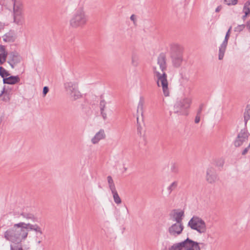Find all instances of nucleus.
<instances>
[{"instance_id": "nucleus-50", "label": "nucleus", "mask_w": 250, "mask_h": 250, "mask_svg": "<svg viewBox=\"0 0 250 250\" xmlns=\"http://www.w3.org/2000/svg\"><path fill=\"white\" fill-rule=\"evenodd\" d=\"M126 208L127 212H128V210L127 209V208Z\"/></svg>"}, {"instance_id": "nucleus-43", "label": "nucleus", "mask_w": 250, "mask_h": 250, "mask_svg": "<svg viewBox=\"0 0 250 250\" xmlns=\"http://www.w3.org/2000/svg\"><path fill=\"white\" fill-rule=\"evenodd\" d=\"M221 7L220 6H218V7L216 8V9H215V12H219V11L221 10Z\"/></svg>"}, {"instance_id": "nucleus-11", "label": "nucleus", "mask_w": 250, "mask_h": 250, "mask_svg": "<svg viewBox=\"0 0 250 250\" xmlns=\"http://www.w3.org/2000/svg\"><path fill=\"white\" fill-rule=\"evenodd\" d=\"M231 29V27H230L226 34L224 40L219 47L218 59L220 60H222L224 56V54L228 45V40L230 36V32Z\"/></svg>"}, {"instance_id": "nucleus-4", "label": "nucleus", "mask_w": 250, "mask_h": 250, "mask_svg": "<svg viewBox=\"0 0 250 250\" xmlns=\"http://www.w3.org/2000/svg\"><path fill=\"white\" fill-rule=\"evenodd\" d=\"M191 100L185 98L177 100L173 107V112L180 115H187V109L190 107Z\"/></svg>"}, {"instance_id": "nucleus-7", "label": "nucleus", "mask_w": 250, "mask_h": 250, "mask_svg": "<svg viewBox=\"0 0 250 250\" xmlns=\"http://www.w3.org/2000/svg\"><path fill=\"white\" fill-rule=\"evenodd\" d=\"M64 86L65 90L74 100H76L82 97L81 93L78 90L77 83L66 82L64 83Z\"/></svg>"}, {"instance_id": "nucleus-24", "label": "nucleus", "mask_w": 250, "mask_h": 250, "mask_svg": "<svg viewBox=\"0 0 250 250\" xmlns=\"http://www.w3.org/2000/svg\"><path fill=\"white\" fill-rule=\"evenodd\" d=\"M3 96V98L2 99V100L7 102H9L11 98V94L10 92H8L7 91H5V88H4L3 90L1 91V93H0V98Z\"/></svg>"}, {"instance_id": "nucleus-28", "label": "nucleus", "mask_w": 250, "mask_h": 250, "mask_svg": "<svg viewBox=\"0 0 250 250\" xmlns=\"http://www.w3.org/2000/svg\"><path fill=\"white\" fill-rule=\"evenodd\" d=\"M107 179L110 190L111 191H112L113 190L116 189L115 184L114 183L112 177L111 176H108L107 177Z\"/></svg>"}, {"instance_id": "nucleus-41", "label": "nucleus", "mask_w": 250, "mask_h": 250, "mask_svg": "<svg viewBox=\"0 0 250 250\" xmlns=\"http://www.w3.org/2000/svg\"><path fill=\"white\" fill-rule=\"evenodd\" d=\"M250 148V146H248L247 147H246V148L243 150V151H242V154L243 155H246V154L247 153V152H248V151H249V150Z\"/></svg>"}, {"instance_id": "nucleus-12", "label": "nucleus", "mask_w": 250, "mask_h": 250, "mask_svg": "<svg viewBox=\"0 0 250 250\" xmlns=\"http://www.w3.org/2000/svg\"><path fill=\"white\" fill-rule=\"evenodd\" d=\"M217 179V175L213 167H208L206 172V180L208 183H214Z\"/></svg>"}, {"instance_id": "nucleus-23", "label": "nucleus", "mask_w": 250, "mask_h": 250, "mask_svg": "<svg viewBox=\"0 0 250 250\" xmlns=\"http://www.w3.org/2000/svg\"><path fill=\"white\" fill-rule=\"evenodd\" d=\"M244 122L245 127H247V124L248 121L250 119V104L247 105L244 114Z\"/></svg>"}, {"instance_id": "nucleus-10", "label": "nucleus", "mask_w": 250, "mask_h": 250, "mask_svg": "<svg viewBox=\"0 0 250 250\" xmlns=\"http://www.w3.org/2000/svg\"><path fill=\"white\" fill-rule=\"evenodd\" d=\"M184 228L183 223H175L168 228V232L170 236L176 237L182 233Z\"/></svg>"}, {"instance_id": "nucleus-33", "label": "nucleus", "mask_w": 250, "mask_h": 250, "mask_svg": "<svg viewBox=\"0 0 250 250\" xmlns=\"http://www.w3.org/2000/svg\"><path fill=\"white\" fill-rule=\"evenodd\" d=\"M3 41L6 42H14V39L10 33H7L3 36Z\"/></svg>"}, {"instance_id": "nucleus-38", "label": "nucleus", "mask_w": 250, "mask_h": 250, "mask_svg": "<svg viewBox=\"0 0 250 250\" xmlns=\"http://www.w3.org/2000/svg\"><path fill=\"white\" fill-rule=\"evenodd\" d=\"M49 91V88L47 86H44L43 88L42 94L43 96L44 97Z\"/></svg>"}, {"instance_id": "nucleus-9", "label": "nucleus", "mask_w": 250, "mask_h": 250, "mask_svg": "<svg viewBox=\"0 0 250 250\" xmlns=\"http://www.w3.org/2000/svg\"><path fill=\"white\" fill-rule=\"evenodd\" d=\"M7 62L10 64L12 68H14L17 64L21 61V57L16 51H12L8 53Z\"/></svg>"}, {"instance_id": "nucleus-39", "label": "nucleus", "mask_w": 250, "mask_h": 250, "mask_svg": "<svg viewBox=\"0 0 250 250\" xmlns=\"http://www.w3.org/2000/svg\"><path fill=\"white\" fill-rule=\"evenodd\" d=\"M243 12L245 13V15L243 16V19L244 20L246 17L250 14V11L249 9L247 10H245L244 8H243Z\"/></svg>"}, {"instance_id": "nucleus-44", "label": "nucleus", "mask_w": 250, "mask_h": 250, "mask_svg": "<svg viewBox=\"0 0 250 250\" xmlns=\"http://www.w3.org/2000/svg\"><path fill=\"white\" fill-rule=\"evenodd\" d=\"M16 250H23L21 244L20 245V247H19V245L17 247Z\"/></svg>"}, {"instance_id": "nucleus-26", "label": "nucleus", "mask_w": 250, "mask_h": 250, "mask_svg": "<svg viewBox=\"0 0 250 250\" xmlns=\"http://www.w3.org/2000/svg\"><path fill=\"white\" fill-rule=\"evenodd\" d=\"M111 191L113 194V197L114 201L115 202V203L117 204H121L122 202V200H121L120 196H119L116 189L113 190Z\"/></svg>"}, {"instance_id": "nucleus-46", "label": "nucleus", "mask_w": 250, "mask_h": 250, "mask_svg": "<svg viewBox=\"0 0 250 250\" xmlns=\"http://www.w3.org/2000/svg\"><path fill=\"white\" fill-rule=\"evenodd\" d=\"M135 16H134V15H132L131 16V17H130V20H131V21H135Z\"/></svg>"}, {"instance_id": "nucleus-25", "label": "nucleus", "mask_w": 250, "mask_h": 250, "mask_svg": "<svg viewBox=\"0 0 250 250\" xmlns=\"http://www.w3.org/2000/svg\"><path fill=\"white\" fill-rule=\"evenodd\" d=\"M21 215L26 219L31 220L34 222L36 221V218L32 213L23 212L21 213Z\"/></svg>"}, {"instance_id": "nucleus-45", "label": "nucleus", "mask_w": 250, "mask_h": 250, "mask_svg": "<svg viewBox=\"0 0 250 250\" xmlns=\"http://www.w3.org/2000/svg\"><path fill=\"white\" fill-rule=\"evenodd\" d=\"M247 26L250 31V20L247 22Z\"/></svg>"}, {"instance_id": "nucleus-36", "label": "nucleus", "mask_w": 250, "mask_h": 250, "mask_svg": "<svg viewBox=\"0 0 250 250\" xmlns=\"http://www.w3.org/2000/svg\"><path fill=\"white\" fill-rule=\"evenodd\" d=\"M245 24L238 25L237 27L235 28L234 31L235 32H240L245 28Z\"/></svg>"}, {"instance_id": "nucleus-30", "label": "nucleus", "mask_w": 250, "mask_h": 250, "mask_svg": "<svg viewBox=\"0 0 250 250\" xmlns=\"http://www.w3.org/2000/svg\"><path fill=\"white\" fill-rule=\"evenodd\" d=\"M0 76L4 79L10 76L9 73L2 66H0Z\"/></svg>"}, {"instance_id": "nucleus-1", "label": "nucleus", "mask_w": 250, "mask_h": 250, "mask_svg": "<svg viewBox=\"0 0 250 250\" xmlns=\"http://www.w3.org/2000/svg\"><path fill=\"white\" fill-rule=\"evenodd\" d=\"M24 225V222L14 224L4 232V238L12 243L21 244L27 237V230Z\"/></svg>"}, {"instance_id": "nucleus-19", "label": "nucleus", "mask_w": 250, "mask_h": 250, "mask_svg": "<svg viewBox=\"0 0 250 250\" xmlns=\"http://www.w3.org/2000/svg\"><path fill=\"white\" fill-rule=\"evenodd\" d=\"M8 54L5 50L4 45H0V64H3L5 61Z\"/></svg>"}, {"instance_id": "nucleus-47", "label": "nucleus", "mask_w": 250, "mask_h": 250, "mask_svg": "<svg viewBox=\"0 0 250 250\" xmlns=\"http://www.w3.org/2000/svg\"><path fill=\"white\" fill-rule=\"evenodd\" d=\"M3 28V24L0 22V30L2 29Z\"/></svg>"}, {"instance_id": "nucleus-27", "label": "nucleus", "mask_w": 250, "mask_h": 250, "mask_svg": "<svg viewBox=\"0 0 250 250\" xmlns=\"http://www.w3.org/2000/svg\"><path fill=\"white\" fill-rule=\"evenodd\" d=\"M139 64V57L135 53H133L131 55V64L133 66H137Z\"/></svg>"}, {"instance_id": "nucleus-2", "label": "nucleus", "mask_w": 250, "mask_h": 250, "mask_svg": "<svg viewBox=\"0 0 250 250\" xmlns=\"http://www.w3.org/2000/svg\"><path fill=\"white\" fill-rule=\"evenodd\" d=\"M88 21V16L84 11L78 9L72 16L69 20V24L74 28H83L87 24Z\"/></svg>"}, {"instance_id": "nucleus-14", "label": "nucleus", "mask_w": 250, "mask_h": 250, "mask_svg": "<svg viewBox=\"0 0 250 250\" xmlns=\"http://www.w3.org/2000/svg\"><path fill=\"white\" fill-rule=\"evenodd\" d=\"M167 58L165 53H162L159 54L157 58V64L159 65L160 68L162 72H165L167 69Z\"/></svg>"}, {"instance_id": "nucleus-6", "label": "nucleus", "mask_w": 250, "mask_h": 250, "mask_svg": "<svg viewBox=\"0 0 250 250\" xmlns=\"http://www.w3.org/2000/svg\"><path fill=\"white\" fill-rule=\"evenodd\" d=\"M153 72L154 76L157 78V84L158 86L162 87L163 93L165 96H169V92L168 87L167 74L165 72H162L163 73L161 74L159 72L157 71L156 67L153 68Z\"/></svg>"}, {"instance_id": "nucleus-51", "label": "nucleus", "mask_w": 250, "mask_h": 250, "mask_svg": "<svg viewBox=\"0 0 250 250\" xmlns=\"http://www.w3.org/2000/svg\"><path fill=\"white\" fill-rule=\"evenodd\" d=\"M126 169H127L126 168H125V170H126Z\"/></svg>"}, {"instance_id": "nucleus-40", "label": "nucleus", "mask_w": 250, "mask_h": 250, "mask_svg": "<svg viewBox=\"0 0 250 250\" xmlns=\"http://www.w3.org/2000/svg\"><path fill=\"white\" fill-rule=\"evenodd\" d=\"M200 116H201V115H198V114H196V116L195 118V121H194V122L196 124H198L199 123V122L200 121Z\"/></svg>"}, {"instance_id": "nucleus-22", "label": "nucleus", "mask_w": 250, "mask_h": 250, "mask_svg": "<svg viewBox=\"0 0 250 250\" xmlns=\"http://www.w3.org/2000/svg\"><path fill=\"white\" fill-rule=\"evenodd\" d=\"M100 108L101 111V114L104 120L107 119V115L104 112V109L106 108V102L104 100H102L100 103Z\"/></svg>"}, {"instance_id": "nucleus-20", "label": "nucleus", "mask_w": 250, "mask_h": 250, "mask_svg": "<svg viewBox=\"0 0 250 250\" xmlns=\"http://www.w3.org/2000/svg\"><path fill=\"white\" fill-rule=\"evenodd\" d=\"M14 15L20 16L21 14V5L18 1L12 3Z\"/></svg>"}, {"instance_id": "nucleus-49", "label": "nucleus", "mask_w": 250, "mask_h": 250, "mask_svg": "<svg viewBox=\"0 0 250 250\" xmlns=\"http://www.w3.org/2000/svg\"><path fill=\"white\" fill-rule=\"evenodd\" d=\"M12 1V2H14L15 1H17V0H11Z\"/></svg>"}, {"instance_id": "nucleus-18", "label": "nucleus", "mask_w": 250, "mask_h": 250, "mask_svg": "<svg viewBox=\"0 0 250 250\" xmlns=\"http://www.w3.org/2000/svg\"><path fill=\"white\" fill-rule=\"evenodd\" d=\"M105 135L103 129H101L92 138L91 142L93 144H97L101 140L104 139Z\"/></svg>"}, {"instance_id": "nucleus-29", "label": "nucleus", "mask_w": 250, "mask_h": 250, "mask_svg": "<svg viewBox=\"0 0 250 250\" xmlns=\"http://www.w3.org/2000/svg\"><path fill=\"white\" fill-rule=\"evenodd\" d=\"M178 184L177 181H174L167 187V189L168 191L169 194H170L172 191L174 190L177 188Z\"/></svg>"}, {"instance_id": "nucleus-16", "label": "nucleus", "mask_w": 250, "mask_h": 250, "mask_svg": "<svg viewBox=\"0 0 250 250\" xmlns=\"http://www.w3.org/2000/svg\"><path fill=\"white\" fill-rule=\"evenodd\" d=\"M20 81V78L19 76H9L7 78H4L3 79V83L8 84H15Z\"/></svg>"}, {"instance_id": "nucleus-13", "label": "nucleus", "mask_w": 250, "mask_h": 250, "mask_svg": "<svg viewBox=\"0 0 250 250\" xmlns=\"http://www.w3.org/2000/svg\"><path fill=\"white\" fill-rule=\"evenodd\" d=\"M169 215L173 221H176L177 223H183L182 220L184 216V211H178L176 209H173Z\"/></svg>"}, {"instance_id": "nucleus-35", "label": "nucleus", "mask_w": 250, "mask_h": 250, "mask_svg": "<svg viewBox=\"0 0 250 250\" xmlns=\"http://www.w3.org/2000/svg\"><path fill=\"white\" fill-rule=\"evenodd\" d=\"M237 0H224V2L228 5H234L237 3Z\"/></svg>"}, {"instance_id": "nucleus-3", "label": "nucleus", "mask_w": 250, "mask_h": 250, "mask_svg": "<svg viewBox=\"0 0 250 250\" xmlns=\"http://www.w3.org/2000/svg\"><path fill=\"white\" fill-rule=\"evenodd\" d=\"M183 47L178 44H172L170 46V58L174 67L178 68L183 62Z\"/></svg>"}, {"instance_id": "nucleus-37", "label": "nucleus", "mask_w": 250, "mask_h": 250, "mask_svg": "<svg viewBox=\"0 0 250 250\" xmlns=\"http://www.w3.org/2000/svg\"><path fill=\"white\" fill-rule=\"evenodd\" d=\"M205 107V104H201L199 105V109L197 110V114H198V115H201L202 111Z\"/></svg>"}, {"instance_id": "nucleus-15", "label": "nucleus", "mask_w": 250, "mask_h": 250, "mask_svg": "<svg viewBox=\"0 0 250 250\" xmlns=\"http://www.w3.org/2000/svg\"><path fill=\"white\" fill-rule=\"evenodd\" d=\"M185 248V250H201L199 243L190 239L189 238H187Z\"/></svg>"}, {"instance_id": "nucleus-42", "label": "nucleus", "mask_w": 250, "mask_h": 250, "mask_svg": "<svg viewBox=\"0 0 250 250\" xmlns=\"http://www.w3.org/2000/svg\"><path fill=\"white\" fill-rule=\"evenodd\" d=\"M224 162L222 160H220L219 164H217V165L219 166L222 167L223 165Z\"/></svg>"}, {"instance_id": "nucleus-31", "label": "nucleus", "mask_w": 250, "mask_h": 250, "mask_svg": "<svg viewBox=\"0 0 250 250\" xmlns=\"http://www.w3.org/2000/svg\"><path fill=\"white\" fill-rule=\"evenodd\" d=\"M143 105L144 99L142 97H141L138 105L137 112H140L142 115L143 114Z\"/></svg>"}, {"instance_id": "nucleus-17", "label": "nucleus", "mask_w": 250, "mask_h": 250, "mask_svg": "<svg viewBox=\"0 0 250 250\" xmlns=\"http://www.w3.org/2000/svg\"><path fill=\"white\" fill-rule=\"evenodd\" d=\"M24 227L27 230V234H28V231L29 230H34L41 234H42L41 228L37 224L33 225L30 223H24Z\"/></svg>"}, {"instance_id": "nucleus-48", "label": "nucleus", "mask_w": 250, "mask_h": 250, "mask_svg": "<svg viewBox=\"0 0 250 250\" xmlns=\"http://www.w3.org/2000/svg\"><path fill=\"white\" fill-rule=\"evenodd\" d=\"M10 250H14V249L12 245H11V246H10Z\"/></svg>"}, {"instance_id": "nucleus-8", "label": "nucleus", "mask_w": 250, "mask_h": 250, "mask_svg": "<svg viewBox=\"0 0 250 250\" xmlns=\"http://www.w3.org/2000/svg\"><path fill=\"white\" fill-rule=\"evenodd\" d=\"M250 133L246 127L242 129L238 133L237 137L233 142L234 146L236 147H240L244 143H247L249 140Z\"/></svg>"}, {"instance_id": "nucleus-32", "label": "nucleus", "mask_w": 250, "mask_h": 250, "mask_svg": "<svg viewBox=\"0 0 250 250\" xmlns=\"http://www.w3.org/2000/svg\"><path fill=\"white\" fill-rule=\"evenodd\" d=\"M170 171L174 174H177L179 172L178 165L175 163H172L170 166Z\"/></svg>"}, {"instance_id": "nucleus-34", "label": "nucleus", "mask_w": 250, "mask_h": 250, "mask_svg": "<svg viewBox=\"0 0 250 250\" xmlns=\"http://www.w3.org/2000/svg\"><path fill=\"white\" fill-rule=\"evenodd\" d=\"M14 22L18 25H21L22 23L21 15L20 16L14 15Z\"/></svg>"}, {"instance_id": "nucleus-5", "label": "nucleus", "mask_w": 250, "mask_h": 250, "mask_svg": "<svg viewBox=\"0 0 250 250\" xmlns=\"http://www.w3.org/2000/svg\"><path fill=\"white\" fill-rule=\"evenodd\" d=\"M188 226L200 234L205 233L207 231L205 222L197 216H193L188 221Z\"/></svg>"}, {"instance_id": "nucleus-21", "label": "nucleus", "mask_w": 250, "mask_h": 250, "mask_svg": "<svg viewBox=\"0 0 250 250\" xmlns=\"http://www.w3.org/2000/svg\"><path fill=\"white\" fill-rule=\"evenodd\" d=\"M187 239L184 241L174 244L172 246L169 248V250H182L183 248H185V245H186Z\"/></svg>"}]
</instances>
